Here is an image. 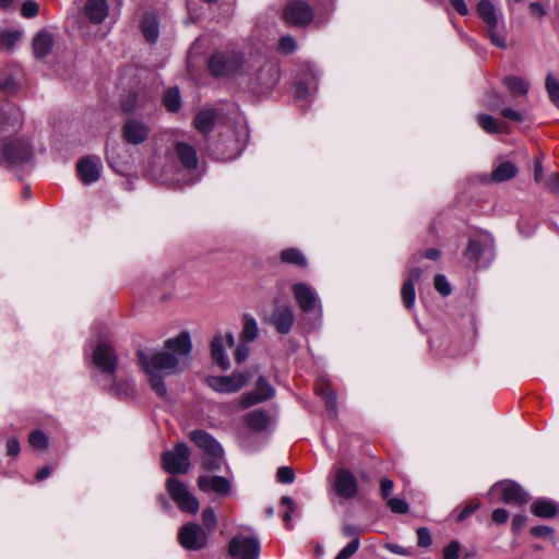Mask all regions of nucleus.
<instances>
[{"mask_svg":"<svg viewBox=\"0 0 559 559\" xmlns=\"http://www.w3.org/2000/svg\"><path fill=\"white\" fill-rule=\"evenodd\" d=\"M166 488L170 498L181 511L192 514H195L199 511V501L188 490L185 483L177 478H169L167 480Z\"/></svg>","mask_w":559,"mask_h":559,"instance_id":"423d86ee","label":"nucleus"},{"mask_svg":"<svg viewBox=\"0 0 559 559\" xmlns=\"http://www.w3.org/2000/svg\"><path fill=\"white\" fill-rule=\"evenodd\" d=\"M276 478L282 484H290L295 479V473L290 467L282 466L276 472Z\"/></svg>","mask_w":559,"mask_h":559,"instance_id":"de8ad7c7","label":"nucleus"},{"mask_svg":"<svg viewBox=\"0 0 559 559\" xmlns=\"http://www.w3.org/2000/svg\"><path fill=\"white\" fill-rule=\"evenodd\" d=\"M84 13L93 24H100L108 16L109 5L106 0H86Z\"/></svg>","mask_w":559,"mask_h":559,"instance_id":"b1692460","label":"nucleus"},{"mask_svg":"<svg viewBox=\"0 0 559 559\" xmlns=\"http://www.w3.org/2000/svg\"><path fill=\"white\" fill-rule=\"evenodd\" d=\"M192 344L188 332H181L174 338L165 342L164 350L154 353L151 357L139 349L136 352L139 362L148 377L151 388L159 396H166L167 389L164 383L162 371L166 373H178L189 362Z\"/></svg>","mask_w":559,"mask_h":559,"instance_id":"f257e3e1","label":"nucleus"},{"mask_svg":"<svg viewBox=\"0 0 559 559\" xmlns=\"http://www.w3.org/2000/svg\"><path fill=\"white\" fill-rule=\"evenodd\" d=\"M259 334V328L255 319L250 314L242 317L241 340L245 342H253Z\"/></svg>","mask_w":559,"mask_h":559,"instance_id":"473e14b6","label":"nucleus"},{"mask_svg":"<svg viewBox=\"0 0 559 559\" xmlns=\"http://www.w3.org/2000/svg\"><path fill=\"white\" fill-rule=\"evenodd\" d=\"M141 31L148 43H155L158 38V22L154 14L147 13L141 21Z\"/></svg>","mask_w":559,"mask_h":559,"instance_id":"cd10ccee","label":"nucleus"},{"mask_svg":"<svg viewBox=\"0 0 559 559\" xmlns=\"http://www.w3.org/2000/svg\"><path fill=\"white\" fill-rule=\"evenodd\" d=\"M359 538H354L349 544H347L334 559H348L350 558L359 548Z\"/></svg>","mask_w":559,"mask_h":559,"instance_id":"c03bdc74","label":"nucleus"},{"mask_svg":"<svg viewBox=\"0 0 559 559\" xmlns=\"http://www.w3.org/2000/svg\"><path fill=\"white\" fill-rule=\"evenodd\" d=\"M163 103L168 111L177 112L181 107V97L179 88L176 86L169 87L165 92Z\"/></svg>","mask_w":559,"mask_h":559,"instance_id":"72a5a7b5","label":"nucleus"},{"mask_svg":"<svg viewBox=\"0 0 559 559\" xmlns=\"http://www.w3.org/2000/svg\"><path fill=\"white\" fill-rule=\"evenodd\" d=\"M163 468L173 475L187 474L190 468V450L186 443H177L162 454Z\"/></svg>","mask_w":559,"mask_h":559,"instance_id":"20e7f679","label":"nucleus"},{"mask_svg":"<svg viewBox=\"0 0 559 559\" xmlns=\"http://www.w3.org/2000/svg\"><path fill=\"white\" fill-rule=\"evenodd\" d=\"M225 343L228 347L235 346V337L233 333H227L225 337L221 334L215 335L211 342L212 358L223 370H227L230 367V362L224 353Z\"/></svg>","mask_w":559,"mask_h":559,"instance_id":"412c9836","label":"nucleus"},{"mask_svg":"<svg viewBox=\"0 0 559 559\" xmlns=\"http://www.w3.org/2000/svg\"><path fill=\"white\" fill-rule=\"evenodd\" d=\"M436 290L442 296H449L451 294V286L447 277L442 274H437L433 280Z\"/></svg>","mask_w":559,"mask_h":559,"instance_id":"79ce46f5","label":"nucleus"},{"mask_svg":"<svg viewBox=\"0 0 559 559\" xmlns=\"http://www.w3.org/2000/svg\"><path fill=\"white\" fill-rule=\"evenodd\" d=\"M245 421L250 429L262 431L266 429L270 423V416L265 411L255 409L246 415Z\"/></svg>","mask_w":559,"mask_h":559,"instance_id":"bb28decb","label":"nucleus"},{"mask_svg":"<svg viewBox=\"0 0 559 559\" xmlns=\"http://www.w3.org/2000/svg\"><path fill=\"white\" fill-rule=\"evenodd\" d=\"M531 534L534 536V537H538V538H542V537H552L554 535V530L547 525H537V526H534L531 528Z\"/></svg>","mask_w":559,"mask_h":559,"instance_id":"5fc2aeb1","label":"nucleus"},{"mask_svg":"<svg viewBox=\"0 0 559 559\" xmlns=\"http://www.w3.org/2000/svg\"><path fill=\"white\" fill-rule=\"evenodd\" d=\"M501 115L504 118L510 119V120L515 121V122L524 121V116L520 111H516V110L511 109V108H503L501 110Z\"/></svg>","mask_w":559,"mask_h":559,"instance_id":"e2e57ef3","label":"nucleus"},{"mask_svg":"<svg viewBox=\"0 0 559 559\" xmlns=\"http://www.w3.org/2000/svg\"><path fill=\"white\" fill-rule=\"evenodd\" d=\"M461 550V545L459 542L453 540L444 549H443V559H457Z\"/></svg>","mask_w":559,"mask_h":559,"instance_id":"603ef678","label":"nucleus"},{"mask_svg":"<svg viewBox=\"0 0 559 559\" xmlns=\"http://www.w3.org/2000/svg\"><path fill=\"white\" fill-rule=\"evenodd\" d=\"M492 489L500 490L501 500L507 504L521 507L528 502L527 492L513 480L497 483Z\"/></svg>","mask_w":559,"mask_h":559,"instance_id":"4468645a","label":"nucleus"},{"mask_svg":"<svg viewBox=\"0 0 559 559\" xmlns=\"http://www.w3.org/2000/svg\"><path fill=\"white\" fill-rule=\"evenodd\" d=\"M178 540L185 549L197 551L207 546L209 534L198 523L190 522L180 527Z\"/></svg>","mask_w":559,"mask_h":559,"instance_id":"0eeeda50","label":"nucleus"},{"mask_svg":"<svg viewBox=\"0 0 559 559\" xmlns=\"http://www.w3.org/2000/svg\"><path fill=\"white\" fill-rule=\"evenodd\" d=\"M190 440L204 451L202 467L205 471H219L224 464V451L221 444L206 431L193 430Z\"/></svg>","mask_w":559,"mask_h":559,"instance_id":"f03ea898","label":"nucleus"},{"mask_svg":"<svg viewBox=\"0 0 559 559\" xmlns=\"http://www.w3.org/2000/svg\"><path fill=\"white\" fill-rule=\"evenodd\" d=\"M491 519L496 524H504L509 519V512L506 509L498 508L492 511Z\"/></svg>","mask_w":559,"mask_h":559,"instance_id":"bf43d9fd","label":"nucleus"},{"mask_svg":"<svg viewBox=\"0 0 559 559\" xmlns=\"http://www.w3.org/2000/svg\"><path fill=\"white\" fill-rule=\"evenodd\" d=\"M394 483L390 478H382L380 481V491L383 499H390V495L393 491Z\"/></svg>","mask_w":559,"mask_h":559,"instance_id":"4d7b16f0","label":"nucleus"},{"mask_svg":"<svg viewBox=\"0 0 559 559\" xmlns=\"http://www.w3.org/2000/svg\"><path fill=\"white\" fill-rule=\"evenodd\" d=\"M296 49V41L292 36H284L278 40V50L283 53H292Z\"/></svg>","mask_w":559,"mask_h":559,"instance_id":"3c124183","label":"nucleus"},{"mask_svg":"<svg viewBox=\"0 0 559 559\" xmlns=\"http://www.w3.org/2000/svg\"><path fill=\"white\" fill-rule=\"evenodd\" d=\"M198 486L204 492H215L219 496H228L230 483L223 476L202 475L198 478Z\"/></svg>","mask_w":559,"mask_h":559,"instance_id":"4be33fe9","label":"nucleus"},{"mask_svg":"<svg viewBox=\"0 0 559 559\" xmlns=\"http://www.w3.org/2000/svg\"><path fill=\"white\" fill-rule=\"evenodd\" d=\"M485 106L490 110H497L503 104L502 97L497 93H489L485 97Z\"/></svg>","mask_w":559,"mask_h":559,"instance_id":"8fccbe9b","label":"nucleus"},{"mask_svg":"<svg viewBox=\"0 0 559 559\" xmlns=\"http://www.w3.org/2000/svg\"><path fill=\"white\" fill-rule=\"evenodd\" d=\"M293 294L299 308L305 313L313 312L319 304L317 293L305 283H297L293 286Z\"/></svg>","mask_w":559,"mask_h":559,"instance_id":"a211bd4d","label":"nucleus"},{"mask_svg":"<svg viewBox=\"0 0 559 559\" xmlns=\"http://www.w3.org/2000/svg\"><path fill=\"white\" fill-rule=\"evenodd\" d=\"M201 519H202V524L204 526L203 528L206 531L207 534L215 531V528L217 526V518L212 508H205L202 511Z\"/></svg>","mask_w":559,"mask_h":559,"instance_id":"58836bf2","label":"nucleus"},{"mask_svg":"<svg viewBox=\"0 0 559 559\" xmlns=\"http://www.w3.org/2000/svg\"><path fill=\"white\" fill-rule=\"evenodd\" d=\"M21 448L20 442L16 438H9L7 441V454L10 456H17L20 454Z\"/></svg>","mask_w":559,"mask_h":559,"instance_id":"052dcab7","label":"nucleus"},{"mask_svg":"<svg viewBox=\"0 0 559 559\" xmlns=\"http://www.w3.org/2000/svg\"><path fill=\"white\" fill-rule=\"evenodd\" d=\"M518 174V167L511 162L499 164L491 174V180L495 182H503L514 178Z\"/></svg>","mask_w":559,"mask_h":559,"instance_id":"7c9ffc66","label":"nucleus"},{"mask_svg":"<svg viewBox=\"0 0 559 559\" xmlns=\"http://www.w3.org/2000/svg\"><path fill=\"white\" fill-rule=\"evenodd\" d=\"M284 19L290 25L305 26L311 23L313 10L307 2L295 0L285 7Z\"/></svg>","mask_w":559,"mask_h":559,"instance_id":"9b49d317","label":"nucleus"},{"mask_svg":"<svg viewBox=\"0 0 559 559\" xmlns=\"http://www.w3.org/2000/svg\"><path fill=\"white\" fill-rule=\"evenodd\" d=\"M336 495L345 500L354 499L358 495V481L355 475L347 468H340L333 483Z\"/></svg>","mask_w":559,"mask_h":559,"instance_id":"ddd939ff","label":"nucleus"},{"mask_svg":"<svg viewBox=\"0 0 559 559\" xmlns=\"http://www.w3.org/2000/svg\"><path fill=\"white\" fill-rule=\"evenodd\" d=\"M477 122H478L479 127L487 133L499 134L503 131L502 127L498 123V121L489 115H486V114L478 115Z\"/></svg>","mask_w":559,"mask_h":559,"instance_id":"c9c22d12","label":"nucleus"},{"mask_svg":"<svg viewBox=\"0 0 559 559\" xmlns=\"http://www.w3.org/2000/svg\"><path fill=\"white\" fill-rule=\"evenodd\" d=\"M228 554L233 559H258L260 542L255 537L235 536L228 544Z\"/></svg>","mask_w":559,"mask_h":559,"instance_id":"9d476101","label":"nucleus"},{"mask_svg":"<svg viewBox=\"0 0 559 559\" xmlns=\"http://www.w3.org/2000/svg\"><path fill=\"white\" fill-rule=\"evenodd\" d=\"M531 512L542 519L555 518L559 512V506L556 501L539 498L531 504Z\"/></svg>","mask_w":559,"mask_h":559,"instance_id":"393cba45","label":"nucleus"},{"mask_svg":"<svg viewBox=\"0 0 559 559\" xmlns=\"http://www.w3.org/2000/svg\"><path fill=\"white\" fill-rule=\"evenodd\" d=\"M526 520H527L526 516L522 515V514H516L512 519V531L514 534H519L522 531V528L526 524Z\"/></svg>","mask_w":559,"mask_h":559,"instance_id":"0e129e2a","label":"nucleus"},{"mask_svg":"<svg viewBox=\"0 0 559 559\" xmlns=\"http://www.w3.org/2000/svg\"><path fill=\"white\" fill-rule=\"evenodd\" d=\"M503 84L513 95H526L528 91L527 83L518 76H507Z\"/></svg>","mask_w":559,"mask_h":559,"instance_id":"f704fd0d","label":"nucleus"},{"mask_svg":"<svg viewBox=\"0 0 559 559\" xmlns=\"http://www.w3.org/2000/svg\"><path fill=\"white\" fill-rule=\"evenodd\" d=\"M166 488L170 498L181 511L192 514H195L199 511V501L188 490L185 483L177 478H169L167 480Z\"/></svg>","mask_w":559,"mask_h":559,"instance_id":"39448f33","label":"nucleus"},{"mask_svg":"<svg viewBox=\"0 0 559 559\" xmlns=\"http://www.w3.org/2000/svg\"><path fill=\"white\" fill-rule=\"evenodd\" d=\"M483 250H484V247L479 241H477L475 239H471L468 241V245H467L465 251H464V255L468 260L477 261L480 258Z\"/></svg>","mask_w":559,"mask_h":559,"instance_id":"ea45409f","label":"nucleus"},{"mask_svg":"<svg viewBox=\"0 0 559 559\" xmlns=\"http://www.w3.org/2000/svg\"><path fill=\"white\" fill-rule=\"evenodd\" d=\"M150 133V128L138 119H128L122 127L123 140L132 145H139L143 143Z\"/></svg>","mask_w":559,"mask_h":559,"instance_id":"aec40b11","label":"nucleus"},{"mask_svg":"<svg viewBox=\"0 0 559 559\" xmlns=\"http://www.w3.org/2000/svg\"><path fill=\"white\" fill-rule=\"evenodd\" d=\"M294 322L295 314L293 309L287 305L276 306L269 318V323L274 326L276 332L283 335L290 332Z\"/></svg>","mask_w":559,"mask_h":559,"instance_id":"f3484780","label":"nucleus"},{"mask_svg":"<svg viewBox=\"0 0 559 559\" xmlns=\"http://www.w3.org/2000/svg\"><path fill=\"white\" fill-rule=\"evenodd\" d=\"M216 115L213 110H202L194 118V127L195 129L203 133H210L215 123Z\"/></svg>","mask_w":559,"mask_h":559,"instance_id":"c756f323","label":"nucleus"},{"mask_svg":"<svg viewBox=\"0 0 559 559\" xmlns=\"http://www.w3.org/2000/svg\"><path fill=\"white\" fill-rule=\"evenodd\" d=\"M242 62V55L237 51H217L210 57L207 68L215 78L229 76L240 71Z\"/></svg>","mask_w":559,"mask_h":559,"instance_id":"7ed1b4c3","label":"nucleus"},{"mask_svg":"<svg viewBox=\"0 0 559 559\" xmlns=\"http://www.w3.org/2000/svg\"><path fill=\"white\" fill-rule=\"evenodd\" d=\"M401 297L405 308L412 309L415 304V285L411 282H404L401 288Z\"/></svg>","mask_w":559,"mask_h":559,"instance_id":"4c0bfd02","label":"nucleus"},{"mask_svg":"<svg viewBox=\"0 0 559 559\" xmlns=\"http://www.w3.org/2000/svg\"><path fill=\"white\" fill-rule=\"evenodd\" d=\"M29 443L35 449H46L48 447V438L40 430H34L29 435Z\"/></svg>","mask_w":559,"mask_h":559,"instance_id":"a19ab883","label":"nucleus"},{"mask_svg":"<svg viewBox=\"0 0 559 559\" xmlns=\"http://www.w3.org/2000/svg\"><path fill=\"white\" fill-rule=\"evenodd\" d=\"M53 45L55 36L51 32L44 28L36 33L32 41L35 58L43 59L47 57L51 52Z\"/></svg>","mask_w":559,"mask_h":559,"instance_id":"5701e85b","label":"nucleus"},{"mask_svg":"<svg viewBox=\"0 0 559 559\" xmlns=\"http://www.w3.org/2000/svg\"><path fill=\"white\" fill-rule=\"evenodd\" d=\"M116 394L121 395V397L129 396L133 392V384L129 381L121 382V391L117 389V384L112 388Z\"/></svg>","mask_w":559,"mask_h":559,"instance_id":"69168bd1","label":"nucleus"},{"mask_svg":"<svg viewBox=\"0 0 559 559\" xmlns=\"http://www.w3.org/2000/svg\"><path fill=\"white\" fill-rule=\"evenodd\" d=\"M386 506L393 513L405 514L408 512V504L405 500L400 498H390L386 500Z\"/></svg>","mask_w":559,"mask_h":559,"instance_id":"37998d69","label":"nucleus"},{"mask_svg":"<svg viewBox=\"0 0 559 559\" xmlns=\"http://www.w3.org/2000/svg\"><path fill=\"white\" fill-rule=\"evenodd\" d=\"M282 504L287 508L286 512L283 515V521L287 528L290 527L292 514L295 510V502L290 497L284 496L281 500Z\"/></svg>","mask_w":559,"mask_h":559,"instance_id":"a18cd8bd","label":"nucleus"},{"mask_svg":"<svg viewBox=\"0 0 559 559\" xmlns=\"http://www.w3.org/2000/svg\"><path fill=\"white\" fill-rule=\"evenodd\" d=\"M417 543L420 547H428L431 545V535L425 527L417 530Z\"/></svg>","mask_w":559,"mask_h":559,"instance_id":"6e6d98bb","label":"nucleus"},{"mask_svg":"<svg viewBox=\"0 0 559 559\" xmlns=\"http://www.w3.org/2000/svg\"><path fill=\"white\" fill-rule=\"evenodd\" d=\"M176 154L182 166L187 169H194L198 165V156L194 147L186 142L176 144Z\"/></svg>","mask_w":559,"mask_h":559,"instance_id":"a878e982","label":"nucleus"},{"mask_svg":"<svg viewBox=\"0 0 559 559\" xmlns=\"http://www.w3.org/2000/svg\"><path fill=\"white\" fill-rule=\"evenodd\" d=\"M477 13L479 17L485 22L487 25L489 38L491 43L499 47V48H506L507 43L504 36L498 33L497 25H498V19L496 13V8L493 4L488 0H481L477 4Z\"/></svg>","mask_w":559,"mask_h":559,"instance_id":"1a4fd4ad","label":"nucleus"},{"mask_svg":"<svg viewBox=\"0 0 559 559\" xmlns=\"http://www.w3.org/2000/svg\"><path fill=\"white\" fill-rule=\"evenodd\" d=\"M480 507L479 502H471L465 506L457 515V521L462 522L472 515Z\"/></svg>","mask_w":559,"mask_h":559,"instance_id":"13d9d810","label":"nucleus"},{"mask_svg":"<svg viewBox=\"0 0 559 559\" xmlns=\"http://www.w3.org/2000/svg\"><path fill=\"white\" fill-rule=\"evenodd\" d=\"M249 377L242 372H234L230 376L210 377L207 384L219 393H235L245 386Z\"/></svg>","mask_w":559,"mask_h":559,"instance_id":"f8f14e48","label":"nucleus"},{"mask_svg":"<svg viewBox=\"0 0 559 559\" xmlns=\"http://www.w3.org/2000/svg\"><path fill=\"white\" fill-rule=\"evenodd\" d=\"M420 277L421 270L417 266H414L407 272V276L404 282H411V284L415 285L417 282H419Z\"/></svg>","mask_w":559,"mask_h":559,"instance_id":"338daca9","label":"nucleus"},{"mask_svg":"<svg viewBox=\"0 0 559 559\" xmlns=\"http://www.w3.org/2000/svg\"><path fill=\"white\" fill-rule=\"evenodd\" d=\"M342 533L346 537H353V539L354 538H359V535H360L359 528L357 526H355V525H352V524H345L342 527Z\"/></svg>","mask_w":559,"mask_h":559,"instance_id":"774afa93","label":"nucleus"},{"mask_svg":"<svg viewBox=\"0 0 559 559\" xmlns=\"http://www.w3.org/2000/svg\"><path fill=\"white\" fill-rule=\"evenodd\" d=\"M544 189L559 195V174H551L545 181Z\"/></svg>","mask_w":559,"mask_h":559,"instance_id":"864d4df0","label":"nucleus"},{"mask_svg":"<svg viewBox=\"0 0 559 559\" xmlns=\"http://www.w3.org/2000/svg\"><path fill=\"white\" fill-rule=\"evenodd\" d=\"M545 87L550 102L559 109V80L548 73L545 80Z\"/></svg>","mask_w":559,"mask_h":559,"instance_id":"e433bc0d","label":"nucleus"},{"mask_svg":"<svg viewBox=\"0 0 559 559\" xmlns=\"http://www.w3.org/2000/svg\"><path fill=\"white\" fill-rule=\"evenodd\" d=\"M38 11H39V5L37 4V2L32 1V0H27V1L23 2L22 8H21V14L26 19L36 16L38 14Z\"/></svg>","mask_w":559,"mask_h":559,"instance_id":"49530a36","label":"nucleus"},{"mask_svg":"<svg viewBox=\"0 0 559 559\" xmlns=\"http://www.w3.org/2000/svg\"><path fill=\"white\" fill-rule=\"evenodd\" d=\"M275 394L274 388L266 381L263 376H260L255 383V389L242 395L240 405L243 408L250 407L254 404L262 403L272 399Z\"/></svg>","mask_w":559,"mask_h":559,"instance_id":"dca6fc26","label":"nucleus"},{"mask_svg":"<svg viewBox=\"0 0 559 559\" xmlns=\"http://www.w3.org/2000/svg\"><path fill=\"white\" fill-rule=\"evenodd\" d=\"M93 364L103 373L114 374L118 364L114 347L107 343H99L93 353Z\"/></svg>","mask_w":559,"mask_h":559,"instance_id":"2eb2a0df","label":"nucleus"},{"mask_svg":"<svg viewBox=\"0 0 559 559\" xmlns=\"http://www.w3.org/2000/svg\"><path fill=\"white\" fill-rule=\"evenodd\" d=\"M102 162L99 157L87 156L76 164V171L84 185H90L99 179Z\"/></svg>","mask_w":559,"mask_h":559,"instance_id":"6ab92c4d","label":"nucleus"},{"mask_svg":"<svg viewBox=\"0 0 559 559\" xmlns=\"http://www.w3.org/2000/svg\"><path fill=\"white\" fill-rule=\"evenodd\" d=\"M33 155L29 143L20 139L7 142L1 151L2 160L10 166L28 163Z\"/></svg>","mask_w":559,"mask_h":559,"instance_id":"6e6552de","label":"nucleus"},{"mask_svg":"<svg viewBox=\"0 0 559 559\" xmlns=\"http://www.w3.org/2000/svg\"><path fill=\"white\" fill-rule=\"evenodd\" d=\"M280 259L285 264H290L298 266L300 269H306L308 266V261L305 254L296 248H288L281 252Z\"/></svg>","mask_w":559,"mask_h":559,"instance_id":"c85d7f7f","label":"nucleus"},{"mask_svg":"<svg viewBox=\"0 0 559 559\" xmlns=\"http://www.w3.org/2000/svg\"><path fill=\"white\" fill-rule=\"evenodd\" d=\"M249 355V347L246 344H239L235 349V361L237 364L243 362Z\"/></svg>","mask_w":559,"mask_h":559,"instance_id":"680f3d73","label":"nucleus"},{"mask_svg":"<svg viewBox=\"0 0 559 559\" xmlns=\"http://www.w3.org/2000/svg\"><path fill=\"white\" fill-rule=\"evenodd\" d=\"M317 393L324 400L325 407L335 413L336 411V395L333 389L326 382H318L316 384Z\"/></svg>","mask_w":559,"mask_h":559,"instance_id":"2f4dec72","label":"nucleus"},{"mask_svg":"<svg viewBox=\"0 0 559 559\" xmlns=\"http://www.w3.org/2000/svg\"><path fill=\"white\" fill-rule=\"evenodd\" d=\"M20 38L21 33L19 31H4L0 34V40L9 47L14 46Z\"/></svg>","mask_w":559,"mask_h":559,"instance_id":"09e8293b","label":"nucleus"}]
</instances>
